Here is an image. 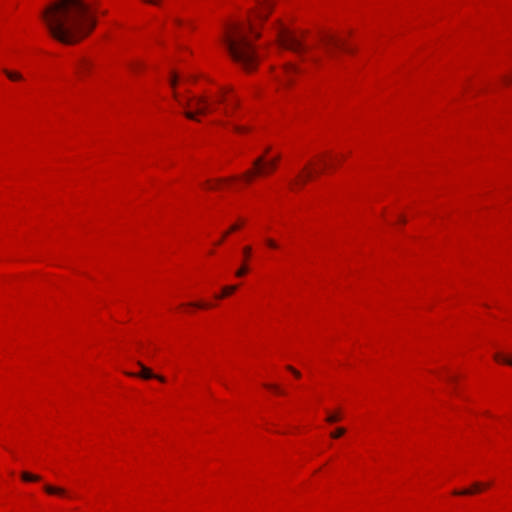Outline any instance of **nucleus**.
<instances>
[{
  "label": "nucleus",
  "mask_w": 512,
  "mask_h": 512,
  "mask_svg": "<svg viewBox=\"0 0 512 512\" xmlns=\"http://www.w3.org/2000/svg\"><path fill=\"white\" fill-rule=\"evenodd\" d=\"M3 73L7 76V78L11 81H21L23 76L20 72L12 71L8 69H3Z\"/></svg>",
  "instance_id": "15"
},
{
  "label": "nucleus",
  "mask_w": 512,
  "mask_h": 512,
  "mask_svg": "<svg viewBox=\"0 0 512 512\" xmlns=\"http://www.w3.org/2000/svg\"><path fill=\"white\" fill-rule=\"evenodd\" d=\"M298 71L297 67H295L293 64H287L284 67V73L286 75V79L283 80V82L286 84L290 81L291 75L296 73Z\"/></svg>",
  "instance_id": "16"
},
{
  "label": "nucleus",
  "mask_w": 512,
  "mask_h": 512,
  "mask_svg": "<svg viewBox=\"0 0 512 512\" xmlns=\"http://www.w3.org/2000/svg\"><path fill=\"white\" fill-rule=\"evenodd\" d=\"M504 81H505L506 83H510V82L512 81V78H511V77H505V78H504Z\"/></svg>",
  "instance_id": "34"
},
{
  "label": "nucleus",
  "mask_w": 512,
  "mask_h": 512,
  "mask_svg": "<svg viewBox=\"0 0 512 512\" xmlns=\"http://www.w3.org/2000/svg\"><path fill=\"white\" fill-rule=\"evenodd\" d=\"M44 490L47 494H50V495H58V496H66V490L64 488H61V487H56V486H52V485H44Z\"/></svg>",
  "instance_id": "13"
},
{
  "label": "nucleus",
  "mask_w": 512,
  "mask_h": 512,
  "mask_svg": "<svg viewBox=\"0 0 512 512\" xmlns=\"http://www.w3.org/2000/svg\"><path fill=\"white\" fill-rule=\"evenodd\" d=\"M278 42L281 47L291 50L295 53H303L308 51V47L304 45L302 39L284 27H280L278 31Z\"/></svg>",
  "instance_id": "5"
},
{
  "label": "nucleus",
  "mask_w": 512,
  "mask_h": 512,
  "mask_svg": "<svg viewBox=\"0 0 512 512\" xmlns=\"http://www.w3.org/2000/svg\"><path fill=\"white\" fill-rule=\"evenodd\" d=\"M233 179H235V178L233 177ZM231 180H232V178H231ZM228 181H230V179H218L214 183L208 182L207 188L210 190H216L221 187L222 183L228 182Z\"/></svg>",
  "instance_id": "18"
},
{
  "label": "nucleus",
  "mask_w": 512,
  "mask_h": 512,
  "mask_svg": "<svg viewBox=\"0 0 512 512\" xmlns=\"http://www.w3.org/2000/svg\"><path fill=\"white\" fill-rule=\"evenodd\" d=\"M270 151V148L265 149V153H268Z\"/></svg>",
  "instance_id": "40"
},
{
  "label": "nucleus",
  "mask_w": 512,
  "mask_h": 512,
  "mask_svg": "<svg viewBox=\"0 0 512 512\" xmlns=\"http://www.w3.org/2000/svg\"><path fill=\"white\" fill-rule=\"evenodd\" d=\"M21 478L27 482L39 481L41 479L39 475H34L29 472H22Z\"/></svg>",
  "instance_id": "19"
},
{
  "label": "nucleus",
  "mask_w": 512,
  "mask_h": 512,
  "mask_svg": "<svg viewBox=\"0 0 512 512\" xmlns=\"http://www.w3.org/2000/svg\"><path fill=\"white\" fill-rule=\"evenodd\" d=\"M126 65H127L128 69L134 73L141 70L144 66V64L139 60H129V61H127Z\"/></svg>",
  "instance_id": "14"
},
{
  "label": "nucleus",
  "mask_w": 512,
  "mask_h": 512,
  "mask_svg": "<svg viewBox=\"0 0 512 512\" xmlns=\"http://www.w3.org/2000/svg\"><path fill=\"white\" fill-rule=\"evenodd\" d=\"M248 33L259 38L255 20L249 18L246 23L233 22L226 25L220 41L225 46L230 57L246 71H252L258 64V55Z\"/></svg>",
  "instance_id": "2"
},
{
  "label": "nucleus",
  "mask_w": 512,
  "mask_h": 512,
  "mask_svg": "<svg viewBox=\"0 0 512 512\" xmlns=\"http://www.w3.org/2000/svg\"><path fill=\"white\" fill-rule=\"evenodd\" d=\"M259 8L255 12V19L265 21L271 12L272 4L270 0H258Z\"/></svg>",
  "instance_id": "10"
},
{
  "label": "nucleus",
  "mask_w": 512,
  "mask_h": 512,
  "mask_svg": "<svg viewBox=\"0 0 512 512\" xmlns=\"http://www.w3.org/2000/svg\"><path fill=\"white\" fill-rule=\"evenodd\" d=\"M240 228V225L239 224H234L230 227L229 229V232H233V231H236L237 229Z\"/></svg>",
  "instance_id": "31"
},
{
  "label": "nucleus",
  "mask_w": 512,
  "mask_h": 512,
  "mask_svg": "<svg viewBox=\"0 0 512 512\" xmlns=\"http://www.w3.org/2000/svg\"><path fill=\"white\" fill-rule=\"evenodd\" d=\"M174 98L184 107H189L191 110L186 111L184 114L190 120L198 121L197 115H205L209 112L216 110L211 104L207 96H197L183 102L179 99L178 94L174 92Z\"/></svg>",
  "instance_id": "3"
},
{
  "label": "nucleus",
  "mask_w": 512,
  "mask_h": 512,
  "mask_svg": "<svg viewBox=\"0 0 512 512\" xmlns=\"http://www.w3.org/2000/svg\"><path fill=\"white\" fill-rule=\"evenodd\" d=\"M237 290V286L236 285H231V286H225L223 287L222 289V294L220 295H216L215 297L217 299H222L226 296H229L231 295L232 293H234L235 291Z\"/></svg>",
  "instance_id": "17"
},
{
  "label": "nucleus",
  "mask_w": 512,
  "mask_h": 512,
  "mask_svg": "<svg viewBox=\"0 0 512 512\" xmlns=\"http://www.w3.org/2000/svg\"><path fill=\"white\" fill-rule=\"evenodd\" d=\"M313 177V172L306 166L304 169H303V174H299L297 176V179L293 180L291 182V185H304L307 181H309L310 179H312Z\"/></svg>",
  "instance_id": "11"
},
{
  "label": "nucleus",
  "mask_w": 512,
  "mask_h": 512,
  "mask_svg": "<svg viewBox=\"0 0 512 512\" xmlns=\"http://www.w3.org/2000/svg\"><path fill=\"white\" fill-rule=\"evenodd\" d=\"M233 129H234L236 132H239V133H241V132L245 131V128H244V127H241V126H238V125H234V126H233Z\"/></svg>",
  "instance_id": "29"
},
{
  "label": "nucleus",
  "mask_w": 512,
  "mask_h": 512,
  "mask_svg": "<svg viewBox=\"0 0 512 512\" xmlns=\"http://www.w3.org/2000/svg\"><path fill=\"white\" fill-rule=\"evenodd\" d=\"M287 370H289L290 372L293 373V375L297 378H299L301 376L300 372L298 370H296L295 368H293L292 366H287Z\"/></svg>",
  "instance_id": "26"
},
{
  "label": "nucleus",
  "mask_w": 512,
  "mask_h": 512,
  "mask_svg": "<svg viewBox=\"0 0 512 512\" xmlns=\"http://www.w3.org/2000/svg\"><path fill=\"white\" fill-rule=\"evenodd\" d=\"M265 387L268 388V389L273 390L274 392H276L278 394H283V391L277 385L266 384Z\"/></svg>",
  "instance_id": "23"
},
{
  "label": "nucleus",
  "mask_w": 512,
  "mask_h": 512,
  "mask_svg": "<svg viewBox=\"0 0 512 512\" xmlns=\"http://www.w3.org/2000/svg\"><path fill=\"white\" fill-rule=\"evenodd\" d=\"M280 159V155H277L269 160H266L265 156L256 158L253 162V169L248 170L243 175L247 182H250L253 177L257 175H266L276 169L277 163Z\"/></svg>",
  "instance_id": "4"
},
{
  "label": "nucleus",
  "mask_w": 512,
  "mask_h": 512,
  "mask_svg": "<svg viewBox=\"0 0 512 512\" xmlns=\"http://www.w3.org/2000/svg\"><path fill=\"white\" fill-rule=\"evenodd\" d=\"M488 486H489V484L483 485V484H481L479 482H476V483L473 484L471 489H464V490H461V491L455 490L453 492V494L454 495H471V494H474L475 492L480 491L484 487H488Z\"/></svg>",
  "instance_id": "12"
},
{
  "label": "nucleus",
  "mask_w": 512,
  "mask_h": 512,
  "mask_svg": "<svg viewBox=\"0 0 512 512\" xmlns=\"http://www.w3.org/2000/svg\"><path fill=\"white\" fill-rule=\"evenodd\" d=\"M144 2L150 3V4H157L158 0H143Z\"/></svg>",
  "instance_id": "33"
},
{
  "label": "nucleus",
  "mask_w": 512,
  "mask_h": 512,
  "mask_svg": "<svg viewBox=\"0 0 512 512\" xmlns=\"http://www.w3.org/2000/svg\"><path fill=\"white\" fill-rule=\"evenodd\" d=\"M215 102L226 104L227 107L223 109V114L226 116H231V110L238 106L239 99L235 95H233L232 88L223 87L221 88L219 95L215 99Z\"/></svg>",
  "instance_id": "6"
},
{
  "label": "nucleus",
  "mask_w": 512,
  "mask_h": 512,
  "mask_svg": "<svg viewBox=\"0 0 512 512\" xmlns=\"http://www.w3.org/2000/svg\"><path fill=\"white\" fill-rule=\"evenodd\" d=\"M229 233H230L229 230L226 233H224L223 238H225Z\"/></svg>",
  "instance_id": "39"
},
{
  "label": "nucleus",
  "mask_w": 512,
  "mask_h": 512,
  "mask_svg": "<svg viewBox=\"0 0 512 512\" xmlns=\"http://www.w3.org/2000/svg\"><path fill=\"white\" fill-rule=\"evenodd\" d=\"M248 271V268L247 266L243 265L241 268H239L237 271H236V276L237 277H242L244 276Z\"/></svg>",
  "instance_id": "24"
},
{
  "label": "nucleus",
  "mask_w": 512,
  "mask_h": 512,
  "mask_svg": "<svg viewBox=\"0 0 512 512\" xmlns=\"http://www.w3.org/2000/svg\"><path fill=\"white\" fill-rule=\"evenodd\" d=\"M346 432V429L343 427H338L335 431H333L330 436L334 439L340 438Z\"/></svg>",
  "instance_id": "21"
},
{
  "label": "nucleus",
  "mask_w": 512,
  "mask_h": 512,
  "mask_svg": "<svg viewBox=\"0 0 512 512\" xmlns=\"http://www.w3.org/2000/svg\"><path fill=\"white\" fill-rule=\"evenodd\" d=\"M223 237H220V240H218V242L216 243V245H219L222 241H223Z\"/></svg>",
  "instance_id": "35"
},
{
  "label": "nucleus",
  "mask_w": 512,
  "mask_h": 512,
  "mask_svg": "<svg viewBox=\"0 0 512 512\" xmlns=\"http://www.w3.org/2000/svg\"><path fill=\"white\" fill-rule=\"evenodd\" d=\"M137 365L140 367L141 371L136 374V373H132V372H126V375L130 376V377H140L142 379H157L161 382H164L165 381V378L163 376H160V375H156L154 374L151 369H149L148 367H146L142 362L138 361L137 362Z\"/></svg>",
  "instance_id": "8"
},
{
  "label": "nucleus",
  "mask_w": 512,
  "mask_h": 512,
  "mask_svg": "<svg viewBox=\"0 0 512 512\" xmlns=\"http://www.w3.org/2000/svg\"><path fill=\"white\" fill-rule=\"evenodd\" d=\"M311 61L314 62L315 64H319L320 59L317 57H311Z\"/></svg>",
  "instance_id": "32"
},
{
  "label": "nucleus",
  "mask_w": 512,
  "mask_h": 512,
  "mask_svg": "<svg viewBox=\"0 0 512 512\" xmlns=\"http://www.w3.org/2000/svg\"><path fill=\"white\" fill-rule=\"evenodd\" d=\"M93 63L87 58H80L75 63L76 74L80 79L84 78L92 69Z\"/></svg>",
  "instance_id": "9"
},
{
  "label": "nucleus",
  "mask_w": 512,
  "mask_h": 512,
  "mask_svg": "<svg viewBox=\"0 0 512 512\" xmlns=\"http://www.w3.org/2000/svg\"><path fill=\"white\" fill-rule=\"evenodd\" d=\"M321 42L324 45L326 53L333 57L334 56V47H342L344 46V43H342L339 39H337L335 36L330 34H325L321 36Z\"/></svg>",
  "instance_id": "7"
},
{
  "label": "nucleus",
  "mask_w": 512,
  "mask_h": 512,
  "mask_svg": "<svg viewBox=\"0 0 512 512\" xmlns=\"http://www.w3.org/2000/svg\"><path fill=\"white\" fill-rule=\"evenodd\" d=\"M400 221H401L402 223H405V222H406V220H405V218H404V217H401V218H400Z\"/></svg>",
  "instance_id": "37"
},
{
  "label": "nucleus",
  "mask_w": 512,
  "mask_h": 512,
  "mask_svg": "<svg viewBox=\"0 0 512 512\" xmlns=\"http://www.w3.org/2000/svg\"><path fill=\"white\" fill-rule=\"evenodd\" d=\"M189 305L192 307H196V308H207L210 306V305L202 303V302H193V303H190Z\"/></svg>",
  "instance_id": "25"
},
{
  "label": "nucleus",
  "mask_w": 512,
  "mask_h": 512,
  "mask_svg": "<svg viewBox=\"0 0 512 512\" xmlns=\"http://www.w3.org/2000/svg\"><path fill=\"white\" fill-rule=\"evenodd\" d=\"M51 36L66 45H73L87 37L96 27L92 7L84 0H56L42 12Z\"/></svg>",
  "instance_id": "1"
},
{
  "label": "nucleus",
  "mask_w": 512,
  "mask_h": 512,
  "mask_svg": "<svg viewBox=\"0 0 512 512\" xmlns=\"http://www.w3.org/2000/svg\"><path fill=\"white\" fill-rule=\"evenodd\" d=\"M341 419V415L339 413H329L326 417V421L328 423H335Z\"/></svg>",
  "instance_id": "20"
},
{
  "label": "nucleus",
  "mask_w": 512,
  "mask_h": 512,
  "mask_svg": "<svg viewBox=\"0 0 512 512\" xmlns=\"http://www.w3.org/2000/svg\"><path fill=\"white\" fill-rule=\"evenodd\" d=\"M243 254L245 256V258H248L251 254V247L250 246H246L243 248Z\"/></svg>",
  "instance_id": "27"
},
{
  "label": "nucleus",
  "mask_w": 512,
  "mask_h": 512,
  "mask_svg": "<svg viewBox=\"0 0 512 512\" xmlns=\"http://www.w3.org/2000/svg\"><path fill=\"white\" fill-rule=\"evenodd\" d=\"M170 85L172 86V88L176 87V85H177V76L176 75L171 76Z\"/></svg>",
  "instance_id": "28"
},
{
  "label": "nucleus",
  "mask_w": 512,
  "mask_h": 512,
  "mask_svg": "<svg viewBox=\"0 0 512 512\" xmlns=\"http://www.w3.org/2000/svg\"><path fill=\"white\" fill-rule=\"evenodd\" d=\"M223 237H220V240H218V242L216 243V245H219L222 241H223Z\"/></svg>",
  "instance_id": "36"
},
{
  "label": "nucleus",
  "mask_w": 512,
  "mask_h": 512,
  "mask_svg": "<svg viewBox=\"0 0 512 512\" xmlns=\"http://www.w3.org/2000/svg\"><path fill=\"white\" fill-rule=\"evenodd\" d=\"M494 358L497 361H502V362L512 366V358H510V357H502L500 354H495Z\"/></svg>",
  "instance_id": "22"
},
{
  "label": "nucleus",
  "mask_w": 512,
  "mask_h": 512,
  "mask_svg": "<svg viewBox=\"0 0 512 512\" xmlns=\"http://www.w3.org/2000/svg\"><path fill=\"white\" fill-rule=\"evenodd\" d=\"M229 233H230L229 230L226 233H224L223 238H225Z\"/></svg>",
  "instance_id": "38"
},
{
  "label": "nucleus",
  "mask_w": 512,
  "mask_h": 512,
  "mask_svg": "<svg viewBox=\"0 0 512 512\" xmlns=\"http://www.w3.org/2000/svg\"><path fill=\"white\" fill-rule=\"evenodd\" d=\"M267 244H268V246H270L271 248H276V247H277V244H276L272 239H268V240H267Z\"/></svg>",
  "instance_id": "30"
}]
</instances>
